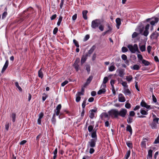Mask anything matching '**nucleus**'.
<instances>
[{"mask_svg":"<svg viewBox=\"0 0 159 159\" xmlns=\"http://www.w3.org/2000/svg\"><path fill=\"white\" fill-rule=\"evenodd\" d=\"M128 50L127 48L125 47H123L122 48V51L123 52H127Z\"/></svg>","mask_w":159,"mask_h":159,"instance_id":"nucleus-44","label":"nucleus"},{"mask_svg":"<svg viewBox=\"0 0 159 159\" xmlns=\"http://www.w3.org/2000/svg\"><path fill=\"white\" fill-rule=\"evenodd\" d=\"M96 53H94L93 54L92 57V60L93 61H94L96 58Z\"/></svg>","mask_w":159,"mask_h":159,"instance_id":"nucleus-56","label":"nucleus"},{"mask_svg":"<svg viewBox=\"0 0 159 159\" xmlns=\"http://www.w3.org/2000/svg\"><path fill=\"white\" fill-rule=\"evenodd\" d=\"M86 70H87L88 73L89 74L90 70V66L89 65H87L86 66Z\"/></svg>","mask_w":159,"mask_h":159,"instance_id":"nucleus-49","label":"nucleus"},{"mask_svg":"<svg viewBox=\"0 0 159 159\" xmlns=\"http://www.w3.org/2000/svg\"><path fill=\"white\" fill-rule=\"evenodd\" d=\"M84 95V93H82L81 92H78L77 94H76V96H79L80 97L81 95Z\"/></svg>","mask_w":159,"mask_h":159,"instance_id":"nucleus-58","label":"nucleus"},{"mask_svg":"<svg viewBox=\"0 0 159 159\" xmlns=\"http://www.w3.org/2000/svg\"><path fill=\"white\" fill-rule=\"evenodd\" d=\"M86 57H83L81 59V64L82 65L86 61Z\"/></svg>","mask_w":159,"mask_h":159,"instance_id":"nucleus-39","label":"nucleus"},{"mask_svg":"<svg viewBox=\"0 0 159 159\" xmlns=\"http://www.w3.org/2000/svg\"><path fill=\"white\" fill-rule=\"evenodd\" d=\"M126 130L129 131L130 134L132 133V129L130 125H127L126 127Z\"/></svg>","mask_w":159,"mask_h":159,"instance_id":"nucleus-24","label":"nucleus"},{"mask_svg":"<svg viewBox=\"0 0 159 159\" xmlns=\"http://www.w3.org/2000/svg\"><path fill=\"white\" fill-rule=\"evenodd\" d=\"M121 84L122 85V86L124 87L127 88L128 87V86L127 85V83L123 81L121 83Z\"/></svg>","mask_w":159,"mask_h":159,"instance_id":"nucleus-46","label":"nucleus"},{"mask_svg":"<svg viewBox=\"0 0 159 159\" xmlns=\"http://www.w3.org/2000/svg\"><path fill=\"white\" fill-rule=\"evenodd\" d=\"M16 86L17 87V88L20 91H22V89L21 87L19 86L18 83L17 82H16L15 83Z\"/></svg>","mask_w":159,"mask_h":159,"instance_id":"nucleus-36","label":"nucleus"},{"mask_svg":"<svg viewBox=\"0 0 159 159\" xmlns=\"http://www.w3.org/2000/svg\"><path fill=\"white\" fill-rule=\"evenodd\" d=\"M121 58L124 60H125L127 58L125 54H123L122 55Z\"/></svg>","mask_w":159,"mask_h":159,"instance_id":"nucleus-55","label":"nucleus"},{"mask_svg":"<svg viewBox=\"0 0 159 159\" xmlns=\"http://www.w3.org/2000/svg\"><path fill=\"white\" fill-rule=\"evenodd\" d=\"M96 47L95 45H93L90 49L88 52V54L89 55V56L93 52L95 49H96Z\"/></svg>","mask_w":159,"mask_h":159,"instance_id":"nucleus-12","label":"nucleus"},{"mask_svg":"<svg viewBox=\"0 0 159 159\" xmlns=\"http://www.w3.org/2000/svg\"><path fill=\"white\" fill-rule=\"evenodd\" d=\"M135 115V113L134 111H131L129 112V116H134Z\"/></svg>","mask_w":159,"mask_h":159,"instance_id":"nucleus-40","label":"nucleus"},{"mask_svg":"<svg viewBox=\"0 0 159 159\" xmlns=\"http://www.w3.org/2000/svg\"><path fill=\"white\" fill-rule=\"evenodd\" d=\"M73 42L76 47L78 48L79 47V45L77 41L75 39H74L73 40Z\"/></svg>","mask_w":159,"mask_h":159,"instance_id":"nucleus-41","label":"nucleus"},{"mask_svg":"<svg viewBox=\"0 0 159 159\" xmlns=\"http://www.w3.org/2000/svg\"><path fill=\"white\" fill-rule=\"evenodd\" d=\"M56 116L55 114H54L53 115L52 118L51 120L52 123L55 125L56 122V120L55 118V117Z\"/></svg>","mask_w":159,"mask_h":159,"instance_id":"nucleus-27","label":"nucleus"},{"mask_svg":"<svg viewBox=\"0 0 159 159\" xmlns=\"http://www.w3.org/2000/svg\"><path fill=\"white\" fill-rule=\"evenodd\" d=\"M125 107L126 108L129 109L131 107V105L129 103H127L125 104Z\"/></svg>","mask_w":159,"mask_h":159,"instance_id":"nucleus-51","label":"nucleus"},{"mask_svg":"<svg viewBox=\"0 0 159 159\" xmlns=\"http://www.w3.org/2000/svg\"><path fill=\"white\" fill-rule=\"evenodd\" d=\"M152 151L151 150H149L148 152V156L150 158H151L152 157Z\"/></svg>","mask_w":159,"mask_h":159,"instance_id":"nucleus-38","label":"nucleus"},{"mask_svg":"<svg viewBox=\"0 0 159 159\" xmlns=\"http://www.w3.org/2000/svg\"><path fill=\"white\" fill-rule=\"evenodd\" d=\"M91 137L94 139H96L97 140V135L96 134V130L94 129L92 133Z\"/></svg>","mask_w":159,"mask_h":159,"instance_id":"nucleus-19","label":"nucleus"},{"mask_svg":"<svg viewBox=\"0 0 159 159\" xmlns=\"http://www.w3.org/2000/svg\"><path fill=\"white\" fill-rule=\"evenodd\" d=\"M115 66L114 65H112L109 68V70L110 71H112L115 70Z\"/></svg>","mask_w":159,"mask_h":159,"instance_id":"nucleus-33","label":"nucleus"},{"mask_svg":"<svg viewBox=\"0 0 159 159\" xmlns=\"http://www.w3.org/2000/svg\"><path fill=\"white\" fill-rule=\"evenodd\" d=\"M80 61V59L79 58H76L75 63L74 65H78V63Z\"/></svg>","mask_w":159,"mask_h":159,"instance_id":"nucleus-45","label":"nucleus"},{"mask_svg":"<svg viewBox=\"0 0 159 159\" xmlns=\"http://www.w3.org/2000/svg\"><path fill=\"white\" fill-rule=\"evenodd\" d=\"M140 105L142 107H146L147 109L149 108L150 107L149 105H148L143 100H142L141 102Z\"/></svg>","mask_w":159,"mask_h":159,"instance_id":"nucleus-9","label":"nucleus"},{"mask_svg":"<svg viewBox=\"0 0 159 159\" xmlns=\"http://www.w3.org/2000/svg\"><path fill=\"white\" fill-rule=\"evenodd\" d=\"M102 117L105 118L106 120H108L109 118L108 114L106 113H103L102 115Z\"/></svg>","mask_w":159,"mask_h":159,"instance_id":"nucleus-23","label":"nucleus"},{"mask_svg":"<svg viewBox=\"0 0 159 159\" xmlns=\"http://www.w3.org/2000/svg\"><path fill=\"white\" fill-rule=\"evenodd\" d=\"M159 120V118H155L153 120V122L158 124Z\"/></svg>","mask_w":159,"mask_h":159,"instance_id":"nucleus-52","label":"nucleus"},{"mask_svg":"<svg viewBox=\"0 0 159 159\" xmlns=\"http://www.w3.org/2000/svg\"><path fill=\"white\" fill-rule=\"evenodd\" d=\"M127 112V110L125 108H122L120 111L116 109L111 110L109 111L110 115H114L115 117L117 118L118 116H120L122 117L125 116Z\"/></svg>","mask_w":159,"mask_h":159,"instance_id":"nucleus-1","label":"nucleus"},{"mask_svg":"<svg viewBox=\"0 0 159 159\" xmlns=\"http://www.w3.org/2000/svg\"><path fill=\"white\" fill-rule=\"evenodd\" d=\"M133 119L130 116H129L127 120L128 123H131L133 122Z\"/></svg>","mask_w":159,"mask_h":159,"instance_id":"nucleus-29","label":"nucleus"},{"mask_svg":"<svg viewBox=\"0 0 159 159\" xmlns=\"http://www.w3.org/2000/svg\"><path fill=\"white\" fill-rule=\"evenodd\" d=\"M38 76L39 77L42 78L43 76V73L41 71V69L38 71Z\"/></svg>","mask_w":159,"mask_h":159,"instance_id":"nucleus-26","label":"nucleus"},{"mask_svg":"<svg viewBox=\"0 0 159 159\" xmlns=\"http://www.w3.org/2000/svg\"><path fill=\"white\" fill-rule=\"evenodd\" d=\"M42 100L44 101L48 97V96L45 93H44L43 94Z\"/></svg>","mask_w":159,"mask_h":159,"instance_id":"nucleus-37","label":"nucleus"},{"mask_svg":"<svg viewBox=\"0 0 159 159\" xmlns=\"http://www.w3.org/2000/svg\"><path fill=\"white\" fill-rule=\"evenodd\" d=\"M149 26L150 25L149 24H148L146 26L145 28V30L143 33L142 34V35L146 37H147L148 35L149 34L148 30L149 29Z\"/></svg>","mask_w":159,"mask_h":159,"instance_id":"nucleus-6","label":"nucleus"},{"mask_svg":"<svg viewBox=\"0 0 159 159\" xmlns=\"http://www.w3.org/2000/svg\"><path fill=\"white\" fill-rule=\"evenodd\" d=\"M97 110L92 109L89 111V117L90 118L92 119L94 116V114L93 112H96Z\"/></svg>","mask_w":159,"mask_h":159,"instance_id":"nucleus-13","label":"nucleus"},{"mask_svg":"<svg viewBox=\"0 0 159 159\" xmlns=\"http://www.w3.org/2000/svg\"><path fill=\"white\" fill-rule=\"evenodd\" d=\"M152 100L153 102H157V99L153 94L152 95Z\"/></svg>","mask_w":159,"mask_h":159,"instance_id":"nucleus-61","label":"nucleus"},{"mask_svg":"<svg viewBox=\"0 0 159 159\" xmlns=\"http://www.w3.org/2000/svg\"><path fill=\"white\" fill-rule=\"evenodd\" d=\"M116 27L117 29H119L121 24L120 19V18H118L116 19Z\"/></svg>","mask_w":159,"mask_h":159,"instance_id":"nucleus-14","label":"nucleus"},{"mask_svg":"<svg viewBox=\"0 0 159 159\" xmlns=\"http://www.w3.org/2000/svg\"><path fill=\"white\" fill-rule=\"evenodd\" d=\"M58 30V29L57 28V27L55 28L53 30V34H56Z\"/></svg>","mask_w":159,"mask_h":159,"instance_id":"nucleus-59","label":"nucleus"},{"mask_svg":"<svg viewBox=\"0 0 159 159\" xmlns=\"http://www.w3.org/2000/svg\"><path fill=\"white\" fill-rule=\"evenodd\" d=\"M154 143L155 144L159 143V135L158 136L157 139L155 140Z\"/></svg>","mask_w":159,"mask_h":159,"instance_id":"nucleus-62","label":"nucleus"},{"mask_svg":"<svg viewBox=\"0 0 159 159\" xmlns=\"http://www.w3.org/2000/svg\"><path fill=\"white\" fill-rule=\"evenodd\" d=\"M11 117L12 119V121L14 122L15 120V118L16 117V114L14 113H12L11 115Z\"/></svg>","mask_w":159,"mask_h":159,"instance_id":"nucleus-30","label":"nucleus"},{"mask_svg":"<svg viewBox=\"0 0 159 159\" xmlns=\"http://www.w3.org/2000/svg\"><path fill=\"white\" fill-rule=\"evenodd\" d=\"M97 141L96 139H92L90 141L88 142V147H90L92 148L94 147L95 146L96 142Z\"/></svg>","mask_w":159,"mask_h":159,"instance_id":"nucleus-4","label":"nucleus"},{"mask_svg":"<svg viewBox=\"0 0 159 159\" xmlns=\"http://www.w3.org/2000/svg\"><path fill=\"white\" fill-rule=\"evenodd\" d=\"M157 124L156 123L153 122L151 124V126L152 129H155L156 128L157 126Z\"/></svg>","mask_w":159,"mask_h":159,"instance_id":"nucleus-32","label":"nucleus"},{"mask_svg":"<svg viewBox=\"0 0 159 159\" xmlns=\"http://www.w3.org/2000/svg\"><path fill=\"white\" fill-rule=\"evenodd\" d=\"M103 87V88H102L101 89L99 90L98 92V94L99 95H101L102 93H104L106 92V89Z\"/></svg>","mask_w":159,"mask_h":159,"instance_id":"nucleus-17","label":"nucleus"},{"mask_svg":"<svg viewBox=\"0 0 159 159\" xmlns=\"http://www.w3.org/2000/svg\"><path fill=\"white\" fill-rule=\"evenodd\" d=\"M76 101L77 102H79L81 98L79 96H76Z\"/></svg>","mask_w":159,"mask_h":159,"instance_id":"nucleus-60","label":"nucleus"},{"mask_svg":"<svg viewBox=\"0 0 159 159\" xmlns=\"http://www.w3.org/2000/svg\"><path fill=\"white\" fill-rule=\"evenodd\" d=\"M89 38V35L88 34H87L86 35L84 38V41H87V40H88Z\"/></svg>","mask_w":159,"mask_h":159,"instance_id":"nucleus-50","label":"nucleus"},{"mask_svg":"<svg viewBox=\"0 0 159 159\" xmlns=\"http://www.w3.org/2000/svg\"><path fill=\"white\" fill-rule=\"evenodd\" d=\"M27 142V141L26 140H24L21 141L20 143V145H24L25 143Z\"/></svg>","mask_w":159,"mask_h":159,"instance_id":"nucleus-64","label":"nucleus"},{"mask_svg":"<svg viewBox=\"0 0 159 159\" xmlns=\"http://www.w3.org/2000/svg\"><path fill=\"white\" fill-rule=\"evenodd\" d=\"M61 107V104H59L56 107V110H55V111L56 112V115L57 116H58L59 115Z\"/></svg>","mask_w":159,"mask_h":159,"instance_id":"nucleus-8","label":"nucleus"},{"mask_svg":"<svg viewBox=\"0 0 159 159\" xmlns=\"http://www.w3.org/2000/svg\"><path fill=\"white\" fill-rule=\"evenodd\" d=\"M130 150L127 151L125 155V159H128L129 156H130Z\"/></svg>","mask_w":159,"mask_h":159,"instance_id":"nucleus-31","label":"nucleus"},{"mask_svg":"<svg viewBox=\"0 0 159 159\" xmlns=\"http://www.w3.org/2000/svg\"><path fill=\"white\" fill-rule=\"evenodd\" d=\"M104 26L100 25L99 26V29L101 31H103L104 30Z\"/></svg>","mask_w":159,"mask_h":159,"instance_id":"nucleus-54","label":"nucleus"},{"mask_svg":"<svg viewBox=\"0 0 159 159\" xmlns=\"http://www.w3.org/2000/svg\"><path fill=\"white\" fill-rule=\"evenodd\" d=\"M92 79L93 76H90L89 78L87 79L86 82L89 84L92 80Z\"/></svg>","mask_w":159,"mask_h":159,"instance_id":"nucleus-35","label":"nucleus"},{"mask_svg":"<svg viewBox=\"0 0 159 159\" xmlns=\"http://www.w3.org/2000/svg\"><path fill=\"white\" fill-rule=\"evenodd\" d=\"M108 78L107 77H105L103 79V84H102V86H103L104 88H105L106 87V86L105 84H106L108 81Z\"/></svg>","mask_w":159,"mask_h":159,"instance_id":"nucleus-11","label":"nucleus"},{"mask_svg":"<svg viewBox=\"0 0 159 159\" xmlns=\"http://www.w3.org/2000/svg\"><path fill=\"white\" fill-rule=\"evenodd\" d=\"M152 48V47L150 45L147 47L148 52L149 53H150Z\"/></svg>","mask_w":159,"mask_h":159,"instance_id":"nucleus-57","label":"nucleus"},{"mask_svg":"<svg viewBox=\"0 0 159 159\" xmlns=\"http://www.w3.org/2000/svg\"><path fill=\"white\" fill-rule=\"evenodd\" d=\"M93 129V127L92 125H89L88 127V129L89 132L92 131Z\"/></svg>","mask_w":159,"mask_h":159,"instance_id":"nucleus-48","label":"nucleus"},{"mask_svg":"<svg viewBox=\"0 0 159 159\" xmlns=\"http://www.w3.org/2000/svg\"><path fill=\"white\" fill-rule=\"evenodd\" d=\"M140 112L143 115H147L148 114L147 111L143 110H141Z\"/></svg>","mask_w":159,"mask_h":159,"instance_id":"nucleus-34","label":"nucleus"},{"mask_svg":"<svg viewBox=\"0 0 159 159\" xmlns=\"http://www.w3.org/2000/svg\"><path fill=\"white\" fill-rule=\"evenodd\" d=\"M9 126H10L9 124L8 123H6V124L5 125V127L6 129V130L7 131H8V130L9 129Z\"/></svg>","mask_w":159,"mask_h":159,"instance_id":"nucleus-42","label":"nucleus"},{"mask_svg":"<svg viewBox=\"0 0 159 159\" xmlns=\"http://www.w3.org/2000/svg\"><path fill=\"white\" fill-rule=\"evenodd\" d=\"M140 50L141 52H144L146 50L145 45H141L140 44L139 45Z\"/></svg>","mask_w":159,"mask_h":159,"instance_id":"nucleus-16","label":"nucleus"},{"mask_svg":"<svg viewBox=\"0 0 159 159\" xmlns=\"http://www.w3.org/2000/svg\"><path fill=\"white\" fill-rule=\"evenodd\" d=\"M131 68L134 70H138L139 69L140 67L137 65H134L133 67H131Z\"/></svg>","mask_w":159,"mask_h":159,"instance_id":"nucleus-22","label":"nucleus"},{"mask_svg":"<svg viewBox=\"0 0 159 159\" xmlns=\"http://www.w3.org/2000/svg\"><path fill=\"white\" fill-rule=\"evenodd\" d=\"M124 93L126 95H129L130 94L131 92L129 89H125Z\"/></svg>","mask_w":159,"mask_h":159,"instance_id":"nucleus-20","label":"nucleus"},{"mask_svg":"<svg viewBox=\"0 0 159 159\" xmlns=\"http://www.w3.org/2000/svg\"><path fill=\"white\" fill-rule=\"evenodd\" d=\"M101 24L100 21L98 19L93 20L92 22L91 27L93 29H96Z\"/></svg>","mask_w":159,"mask_h":159,"instance_id":"nucleus-3","label":"nucleus"},{"mask_svg":"<svg viewBox=\"0 0 159 159\" xmlns=\"http://www.w3.org/2000/svg\"><path fill=\"white\" fill-rule=\"evenodd\" d=\"M159 33L155 31L151 34L150 37L151 39L153 40L154 39H157Z\"/></svg>","mask_w":159,"mask_h":159,"instance_id":"nucleus-5","label":"nucleus"},{"mask_svg":"<svg viewBox=\"0 0 159 159\" xmlns=\"http://www.w3.org/2000/svg\"><path fill=\"white\" fill-rule=\"evenodd\" d=\"M147 139H143V141L141 143V146L143 148H145L146 147V140Z\"/></svg>","mask_w":159,"mask_h":159,"instance_id":"nucleus-21","label":"nucleus"},{"mask_svg":"<svg viewBox=\"0 0 159 159\" xmlns=\"http://www.w3.org/2000/svg\"><path fill=\"white\" fill-rule=\"evenodd\" d=\"M68 83V81L67 80H65L64 82H62L61 84L62 86H64L65 85L67 84Z\"/></svg>","mask_w":159,"mask_h":159,"instance_id":"nucleus-47","label":"nucleus"},{"mask_svg":"<svg viewBox=\"0 0 159 159\" xmlns=\"http://www.w3.org/2000/svg\"><path fill=\"white\" fill-rule=\"evenodd\" d=\"M127 47L129 49L130 51L132 53H134L136 52L138 53H140L139 50L138 45L137 44H134L133 46L132 45H129Z\"/></svg>","mask_w":159,"mask_h":159,"instance_id":"nucleus-2","label":"nucleus"},{"mask_svg":"<svg viewBox=\"0 0 159 159\" xmlns=\"http://www.w3.org/2000/svg\"><path fill=\"white\" fill-rule=\"evenodd\" d=\"M126 79L128 81L130 82L132 80L133 77L132 75H129L128 76H127Z\"/></svg>","mask_w":159,"mask_h":159,"instance_id":"nucleus-28","label":"nucleus"},{"mask_svg":"<svg viewBox=\"0 0 159 159\" xmlns=\"http://www.w3.org/2000/svg\"><path fill=\"white\" fill-rule=\"evenodd\" d=\"M119 101L121 102H124L125 101V98L121 93H120L118 96Z\"/></svg>","mask_w":159,"mask_h":159,"instance_id":"nucleus-7","label":"nucleus"},{"mask_svg":"<svg viewBox=\"0 0 159 159\" xmlns=\"http://www.w3.org/2000/svg\"><path fill=\"white\" fill-rule=\"evenodd\" d=\"M77 14H75L72 17V19L73 20H75L77 18Z\"/></svg>","mask_w":159,"mask_h":159,"instance_id":"nucleus-63","label":"nucleus"},{"mask_svg":"<svg viewBox=\"0 0 159 159\" xmlns=\"http://www.w3.org/2000/svg\"><path fill=\"white\" fill-rule=\"evenodd\" d=\"M8 65V60H7L6 61L5 63L2 68V72L3 73L6 69Z\"/></svg>","mask_w":159,"mask_h":159,"instance_id":"nucleus-15","label":"nucleus"},{"mask_svg":"<svg viewBox=\"0 0 159 159\" xmlns=\"http://www.w3.org/2000/svg\"><path fill=\"white\" fill-rule=\"evenodd\" d=\"M74 66L77 71L79 70V68L78 65H74Z\"/></svg>","mask_w":159,"mask_h":159,"instance_id":"nucleus-53","label":"nucleus"},{"mask_svg":"<svg viewBox=\"0 0 159 159\" xmlns=\"http://www.w3.org/2000/svg\"><path fill=\"white\" fill-rule=\"evenodd\" d=\"M119 72V75L121 77H123L125 75L124 70L122 69H120L117 70Z\"/></svg>","mask_w":159,"mask_h":159,"instance_id":"nucleus-10","label":"nucleus"},{"mask_svg":"<svg viewBox=\"0 0 159 159\" xmlns=\"http://www.w3.org/2000/svg\"><path fill=\"white\" fill-rule=\"evenodd\" d=\"M138 35V34L136 32H134L132 35V37L133 38H134L136 37Z\"/></svg>","mask_w":159,"mask_h":159,"instance_id":"nucleus-43","label":"nucleus"},{"mask_svg":"<svg viewBox=\"0 0 159 159\" xmlns=\"http://www.w3.org/2000/svg\"><path fill=\"white\" fill-rule=\"evenodd\" d=\"M88 12V11L87 10H84L83 11L82 15L83 17L85 20H87V17L86 15Z\"/></svg>","mask_w":159,"mask_h":159,"instance_id":"nucleus-18","label":"nucleus"},{"mask_svg":"<svg viewBox=\"0 0 159 159\" xmlns=\"http://www.w3.org/2000/svg\"><path fill=\"white\" fill-rule=\"evenodd\" d=\"M142 63L146 66H148L150 64V62L144 59L142 60Z\"/></svg>","mask_w":159,"mask_h":159,"instance_id":"nucleus-25","label":"nucleus"}]
</instances>
